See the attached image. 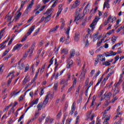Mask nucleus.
I'll return each mask as SVG.
<instances>
[{
  "instance_id": "obj_1",
  "label": "nucleus",
  "mask_w": 124,
  "mask_h": 124,
  "mask_svg": "<svg viewBox=\"0 0 124 124\" xmlns=\"http://www.w3.org/2000/svg\"><path fill=\"white\" fill-rule=\"evenodd\" d=\"M53 8H51L48 9L46 11V15L45 16H43L41 19L40 23H42L43 21H45V23H47L51 20V17H52V13H53Z\"/></svg>"
},
{
  "instance_id": "obj_26",
  "label": "nucleus",
  "mask_w": 124,
  "mask_h": 124,
  "mask_svg": "<svg viewBox=\"0 0 124 124\" xmlns=\"http://www.w3.org/2000/svg\"><path fill=\"white\" fill-rule=\"evenodd\" d=\"M110 120V116H107L106 117V119H105L104 121L103 122V124H109V123H108V121Z\"/></svg>"
},
{
  "instance_id": "obj_63",
  "label": "nucleus",
  "mask_w": 124,
  "mask_h": 124,
  "mask_svg": "<svg viewBox=\"0 0 124 124\" xmlns=\"http://www.w3.org/2000/svg\"><path fill=\"white\" fill-rule=\"evenodd\" d=\"M117 99H118V97L114 96L113 95V99H112V102H115V101H116V100H117Z\"/></svg>"
},
{
  "instance_id": "obj_64",
  "label": "nucleus",
  "mask_w": 124,
  "mask_h": 124,
  "mask_svg": "<svg viewBox=\"0 0 124 124\" xmlns=\"http://www.w3.org/2000/svg\"><path fill=\"white\" fill-rule=\"evenodd\" d=\"M109 23V20L108 19L106 20L105 22H104V26H107V25Z\"/></svg>"
},
{
  "instance_id": "obj_53",
  "label": "nucleus",
  "mask_w": 124,
  "mask_h": 124,
  "mask_svg": "<svg viewBox=\"0 0 124 124\" xmlns=\"http://www.w3.org/2000/svg\"><path fill=\"white\" fill-rule=\"evenodd\" d=\"M121 2V0H114L113 2V4H119Z\"/></svg>"
},
{
  "instance_id": "obj_61",
  "label": "nucleus",
  "mask_w": 124,
  "mask_h": 124,
  "mask_svg": "<svg viewBox=\"0 0 124 124\" xmlns=\"http://www.w3.org/2000/svg\"><path fill=\"white\" fill-rule=\"evenodd\" d=\"M104 92H105V90H102L98 94L99 96H101L104 93Z\"/></svg>"
},
{
  "instance_id": "obj_5",
  "label": "nucleus",
  "mask_w": 124,
  "mask_h": 124,
  "mask_svg": "<svg viewBox=\"0 0 124 124\" xmlns=\"http://www.w3.org/2000/svg\"><path fill=\"white\" fill-rule=\"evenodd\" d=\"M100 20V18L98 16H96L94 19L93 21L92 24L90 25V27L92 28L91 31H93L94 30V26L97 24V22Z\"/></svg>"
},
{
  "instance_id": "obj_18",
  "label": "nucleus",
  "mask_w": 124,
  "mask_h": 124,
  "mask_svg": "<svg viewBox=\"0 0 124 124\" xmlns=\"http://www.w3.org/2000/svg\"><path fill=\"white\" fill-rule=\"evenodd\" d=\"M108 20L109 22H110L111 23H113L114 22V21H115L116 20V17L111 16H110L108 17Z\"/></svg>"
},
{
  "instance_id": "obj_54",
  "label": "nucleus",
  "mask_w": 124,
  "mask_h": 124,
  "mask_svg": "<svg viewBox=\"0 0 124 124\" xmlns=\"http://www.w3.org/2000/svg\"><path fill=\"white\" fill-rule=\"evenodd\" d=\"M95 73V70H92L91 72H90V75L91 77H93V74Z\"/></svg>"
},
{
  "instance_id": "obj_24",
  "label": "nucleus",
  "mask_w": 124,
  "mask_h": 124,
  "mask_svg": "<svg viewBox=\"0 0 124 124\" xmlns=\"http://www.w3.org/2000/svg\"><path fill=\"white\" fill-rule=\"evenodd\" d=\"M80 79L81 80H84L85 78L86 77V72H82L80 74Z\"/></svg>"
},
{
  "instance_id": "obj_10",
  "label": "nucleus",
  "mask_w": 124,
  "mask_h": 124,
  "mask_svg": "<svg viewBox=\"0 0 124 124\" xmlns=\"http://www.w3.org/2000/svg\"><path fill=\"white\" fill-rule=\"evenodd\" d=\"M32 5H33V2H31V4H30L27 8V9L25 10V13H26V14H28V13H29V12L30 11H31V9L32 7Z\"/></svg>"
},
{
  "instance_id": "obj_33",
  "label": "nucleus",
  "mask_w": 124,
  "mask_h": 124,
  "mask_svg": "<svg viewBox=\"0 0 124 124\" xmlns=\"http://www.w3.org/2000/svg\"><path fill=\"white\" fill-rule=\"evenodd\" d=\"M64 71V70L62 71L61 72H59L58 73H57V74H56V76L55 77V79H57V78H58V77H59V76H61V75H62V73H63V72Z\"/></svg>"
},
{
  "instance_id": "obj_13",
  "label": "nucleus",
  "mask_w": 124,
  "mask_h": 124,
  "mask_svg": "<svg viewBox=\"0 0 124 124\" xmlns=\"http://www.w3.org/2000/svg\"><path fill=\"white\" fill-rule=\"evenodd\" d=\"M17 64L18 65L17 67L18 69H20V70H21V69H24V67H25V64H24V63H21V62L19 61Z\"/></svg>"
},
{
  "instance_id": "obj_60",
  "label": "nucleus",
  "mask_w": 124,
  "mask_h": 124,
  "mask_svg": "<svg viewBox=\"0 0 124 124\" xmlns=\"http://www.w3.org/2000/svg\"><path fill=\"white\" fill-rule=\"evenodd\" d=\"M22 119H24V115H21V116L19 117V119H18V123H20V122H21V121H22Z\"/></svg>"
},
{
  "instance_id": "obj_50",
  "label": "nucleus",
  "mask_w": 124,
  "mask_h": 124,
  "mask_svg": "<svg viewBox=\"0 0 124 124\" xmlns=\"http://www.w3.org/2000/svg\"><path fill=\"white\" fill-rule=\"evenodd\" d=\"M122 78H123V74L120 75V80H119V82H118V85H120V83H122V82L123 81Z\"/></svg>"
},
{
  "instance_id": "obj_62",
  "label": "nucleus",
  "mask_w": 124,
  "mask_h": 124,
  "mask_svg": "<svg viewBox=\"0 0 124 124\" xmlns=\"http://www.w3.org/2000/svg\"><path fill=\"white\" fill-rule=\"evenodd\" d=\"M100 123H101V121L99 119H98V118H97V121L96 122V124H101Z\"/></svg>"
},
{
  "instance_id": "obj_22",
  "label": "nucleus",
  "mask_w": 124,
  "mask_h": 124,
  "mask_svg": "<svg viewBox=\"0 0 124 124\" xmlns=\"http://www.w3.org/2000/svg\"><path fill=\"white\" fill-rule=\"evenodd\" d=\"M74 104H75L74 103H73L72 104L71 110V112H70V115H72L73 113H74V111H75V105Z\"/></svg>"
},
{
  "instance_id": "obj_3",
  "label": "nucleus",
  "mask_w": 124,
  "mask_h": 124,
  "mask_svg": "<svg viewBox=\"0 0 124 124\" xmlns=\"http://www.w3.org/2000/svg\"><path fill=\"white\" fill-rule=\"evenodd\" d=\"M35 28V26L33 25L29 29V30H28V31L27 32V33L21 40L22 42H24V41H25L26 39H27V37H28L29 35H31V33H32V31H34Z\"/></svg>"
},
{
  "instance_id": "obj_59",
  "label": "nucleus",
  "mask_w": 124,
  "mask_h": 124,
  "mask_svg": "<svg viewBox=\"0 0 124 124\" xmlns=\"http://www.w3.org/2000/svg\"><path fill=\"white\" fill-rule=\"evenodd\" d=\"M74 3L78 6L80 5V2H79V0H76Z\"/></svg>"
},
{
  "instance_id": "obj_49",
  "label": "nucleus",
  "mask_w": 124,
  "mask_h": 124,
  "mask_svg": "<svg viewBox=\"0 0 124 124\" xmlns=\"http://www.w3.org/2000/svg\"><path fill=\"white\" fill-rule=\"evenodd\" d=\"M77 6L75 3H74L73 5H71V10L75 9V8H76Z\"/></svg>"
},
{
  "instance_id": "obj_4",
  "label": "nucleus",
  "mask_w": 124,
  "mask_h": 124,
  "mask_svg": "<svg viewBox=\"0 0 124 124\" xmlns=\"http://www.w3.org/2000/svg\"><path fill=\"white\" fill-rule=\"evenodd\" d=\"M112 91H113V96H115L117 93H120V88H119V83H116L112 87Z\"/></svg>"
},
{
  "instance_id": "obj_51",
  "label": "nucleus",
  "mask_w": 124,
  "mask_h": 124,
  "mask_svg": "<svg viewBox=\"0 0 124 124\" xmlns=\"http://www.w3.org/2000/svg\"><path fill=\"white\" fill-rule=\"evenodd\" d=\"M27 78H28V76H26L25 78H24V80H23V84L25 85L27 82H28V80H27Z\"/></svg>"
},
{
  "instance_id": "obj_8",
  "label": "nucleus",
  "mask_w": 124,
  "mask_h": 124,
  "mask_svg": "<svg viewBox=\"0 0 124 124\" xmlns=\"http://www.w3.org/2000/svg\"><path fill=\"white\" fill-rule=\"evenodd\" d=\"M53 97V95L52 94H48L45 97V100L43 102L44 105H46L47 103H48V101H49V97Z\"/></svg>"
},
{
  "instance_id": "obj_37",
  "label": "nucleus",
  "mask_w": 124,
  "mask_h": 124,
  "mask_svg": "<svg viewBox=\"0 0 124 124\" xmlns=\"http://www.w3.org/2000/svg\"><path fill=\"white\" fill-rule=\"evenodd\" d=\"M58 82H56L54 83L53 89L54 91H57V89H58Z\"/></svg>"
},
{
  "instance_id": "obj_56",
  "label": "nucleus",
  "mask_w": 124,
  "mask_h": 124,
  "mask_svg": "<svg viewBox=\"0 0 124 124\" xmlns=\"http://www.w3.org/2000/svg\"><path fill=\"white\" fill-rule=\"evenodd\" d=\"M31 51V49H29L28 51L25 52V54L23 55V58H27V56L29 55V52Z\"/></svg>"
},
{
  "instance_id": "obj_55",
  "label": "nucleus",
  "mask_w": 124,
  "mask_h": 124,
  "mask_svg": "<svg viewBox=\"0 0 124 124\" xmlns=\"http://www.w3.org/2000/svg\"><path fill=\"white\" fill-rule=\"evenodd\" d=\"M14 108H12V109L9 111L8 115H10V114H11V113H14Z\"/></svg>"
},
{
  "instance_id": "obj_17",
  "label": "nucleus",
  "mask_w": 124,
  "mask_h": 124,
  "mask_svg": "<svg viewBox=\"0 0 124 124\" xmlns=\"http://www.w3.org/2000/svg\"><path fill=\"white\" fill-rule=\"evenodd\" d=\"M62 5H60L59 6V10L57 12V15L56 16V18L59 17V16L60 15V14H61V13H62Z\"/></svg>"
},
{
  "instance_id": "obj_38",
  "label": "nucleus",
  "mask_w": 124,
  "mask_h": 124,
  "mask_svg": "<svg viewBox=\"0 0 124 124\" xmlns=\"http://www.w3.org/2000/svg\"><path fill=\"white\" fill-rule=\"evenodd\" d=\"M70 31V27H68L67 29H65V33L69 35V31Z\"/></svg>"
},
{
  "instance_id": "obj_20",
  "label": "nucleus",
  "mask_w": 124,
  "mask_h": 124,
  "mask_svg": "<svg viewBox=\"0 0 124 124\" xmlns=\"http://www.w3.org/2000/svg\"><path fill=\"white\" fill-rule=\"evenodd\" d=\"M99 37H98V33L94 34L93 37V41L95 42L97 39H99Z\"/></svg>"
},
{
  "instance_id": "obj_48",
  "label": "nucleus",
  "mask_w": 124,
  "mask_h": 124,
  "mask_svg": "<svg viewBox=\"0 0 124 124\" xmlns=\"http://www.w3.org/2000/svg\"><path fill=\"white\" fill-rule=\"evenodd\" d=\"M44 69H45V66H43L40 70V74H42L43 73V72H44Z\"/></svg>"
},
{
  "instance_id": "obj_9",
  "label": "nucleus",
  "mask_w": 124,
  "mask_h": 124,
  "mask_svg": "<svg viewBox=\"0 0 124 124\" xmlns=\"http://www.w3.org/2000/svg\"><path fill=\"white\" fill-rule=\"evenodd\" d=\"M23 46V45L21 44H17L12 49L13 52H15L16 50H20L21 47Z\"/></svg>"
},
{
  "instance_id": "obj_34",
  "label": "nucleus",
  "mask_w": 124,
  "mask_h": 124,
  "mask_svg": "<svg viewBox=\"0 0 124 124\" xmlns=\"http://www.w3.org/2000/svg\"><path fill=\"white\" fill-rule=\"evenodd\" d=\"M120 111H121V107L119 106L116 111V113L118 115H122V114H123V112H120Z\"/></svg>"
},
{
  "instance_id": "obj_45",
  "label": "nucleus",
  "mask_w": 124,
  "mask_h": 124,
  "mask_svg": "<svg viewBox=\"0 0 124 124\" xmlns=\"http://www.w3.org/2000/svg\"><path fill=\"white\" fill-rule=\"evenodd\" d=\"M29 68H30V65H29V64H27L25 67L24 72H27V71L29 70Z\"/></svg>"
},
{
  "instance_id": "obj_31",
  "label": "nucleus",
  "mask_w": 124,
  "mask_h": 124,
  "mask_svg": "<svg viewBox=\"0 0 124 124\" xmlns=\"http://www.w3.org/2000/svg\"><path fill=\"white\" fill-rule=\"evenodd\" d=\"M59 26H56L55 28L52 29L50 30L49 32H54V31H56L59 28Z\"/></svg>"
},
{
  "instance_id": "obj_35",
  "label": "nucleus",
  "mask_w": 124,
  "mask_h": 124,
  "mask_svg": "<svg viewBox=\"0 0 124 124\" xmlns=\"http://www.w3.org/2000/svg\"><path fill=\"white\" fill-rule=\"evenodd\" d=\"M43 106V104L42 103H40L39 104H38L37 106L38 111H40V110H41V108H42Z\"/></svg>"
},
{
  "instance_id": "obj_42",
  "label": "nucleus",
  "mask_w": 124,
  "mask_h": 124,
  "mask_svg": "<svg viewBox=\"0 0 124 124\" xmlns=\"http://www.w3.org/2000/svg\"><path fill=\"white\" fill-rule=\"evenodd\" d=\"M53 59H54V57H52L50 60L49 62L50 64L48 65V68L50 67L51 65H52V64H53V62H54V60H53Z\"/></svg>"
},
{
  "instance_id": "obj_2",
  "label": "nucleus",
  "mask_w": 124,
  "mask_h": 124,
  "mask_svg": "<svg viewBox=\"0 0 124 124\" xmlns=\"http://www.w3.org/2000/svg\"><path fill=\"white\" fill-rule=\"evenodd\" d=\"M92 31L90 29H88L87 30V34L83 37V42H84L85 47H88L89 46V35Z\"/></svg>"
},
{
  "instance_id": "obj_15",
  "label": "nucleus",
  "mask_w": 124,
  "mask_h": 124,
  "mask_svg": "<svg viewBox=\"0 0 124 124\" xmlns=\"http://www.w3.org/2000/svg\"><path fill=\"white\" fill-rule=\"evenodd\" d=\"M54 121V119L51 118L50 117H48L46 119V124H52L53 121Z\"/></svg>"
},
{
  "instance_id": "obj_46",
  "label": "nucleus",
  "mask_w": 124,
  "mask_h": 124,
  "mask_svg": "<svg viewBox=\"0 0 124 124\" xmlns=\"http://www.w3.org/2000/svg\"><path fill=\"white\" fill-rule=\"evenodd\" d=\"M115 31V30L114 29L109 31L107 33V34H108V35H111V34H112V33H114V31Z\"/></svg>"
},
{
  "instance_id": "obj_16",
  "label": "nucleus",
  "mask_w": 124,
  "mask_h": 124,
  "mask_svg": "<svg viewBox=\"0 0 124 124\" xmlns=\"http://www.w3.org/2000/svg\"><path fill=\"white\" fill-rule=\"evenodd\" d=\"M8 40H9V38L0 45V48H1L2 49L5 48V46H6V44L5 43H7V42H8Z\"/></svg>"
},
{
  "instance_id": "obj_47",
  "label": "nucleus",
  "mask_w": 124,
  "mask_h": 124,
  "mask_svg": "<svg viewBox=\"0 0 124 124\" xmlns=\"http://www.w3.org/2000/svg\"><path fill=\"white\" fill-rule=\"evenodd\" d=\"M109 4H108V1L105 2L103 6V8H105V7L108 8Z\"/></svg>"
},
{
  "instance_id": "obj_14",
  "label": "nucleus",
  "mask_w": 124,
  "mask_h": 124,
  "mask_svg": "<svg viewBox=\"0 0 124 124\" xmlns=\"http://www.w3.org/2000/svg\"><path fill=\"white\" fill-rule=\"evenodd\" d=\"M89 11H90V3H88L87 5L85 6V8L83 11V13L86 14V13H88Z\"/></svg>"
},
{
  "instance_id": "obj_29",
  "label": "nucleus",
  "mask_w": 124,
  "mask_h": 124,
  "mask_svg": "<svg viewBox=\"0 0 124 124\" xmlns=\"http://www.w3.org/2000/svg\"><path fill=\"white\" fill-rule=\"evenodd\" d=\"M38 100H39V99L37 98L34 101L31 102L30 104L31 105V106H33L35 104H37V103H38Z\"/></svg>"
},
{
  "instance_id": "obj_30",
  "label": "nucleus",
  "mask_w": 124,
  "mask_h": 124,
  "mask_svg": "<svg viewBox=\"0 0 124 124\" xmlns=\"http://www.w3.org/2000/svg\"><path fill=\"white\" fill-rule=\"evenodd\" d=\"M72 64H73V61H70L69 63L67 64V68H70L71 66H72Z\"/></svg>"
},
{
  "instance_id": "obj_12",
  "label": "nucleus",
  "mask_w": 124,
  "mask_h": 124,
  "mask_svg": "<svg viewBox=\"0 0 124 124\" xmlns=\"http://www.w3.org/2000/svg\"><path fill=\"white\" fill-rule=\"evenodd\" d=\"M97 59L98 61H100V62L101 64V62H105V60H106L105 57H104V56L102 55L98 56Z\"/></svg>"
},
{
  "instance_id": "obj_6",
  "label": "nucleus",
  "mask_w": 124,
  "mask_h": 124,
  "mask_svg": "<svg viewBox=\"0 0 124 124\" xmlns=\"http://www.w3.org/2000/svg\"><path fill=\"white\" fill-rule=\"evenodd\" d=\"M14 73H15V71H12L11 72H10L9 73V74L8 75V76L7 77H10L11 76V78H9V79L8 81V83L7 84V86H9L10 85V83H11L12 81V78H13V77H14V76H15V75L14 74Z\"/></svg>"
},
{
  "instance_id": "obj_58",
  "label": "nucleus",
  "mask_w": 124,
  "mask_h": 124,
  "mask_svg": "<svg viewBox=\"0 0 124 124\" xmlns=\"http://www.w3.org/2000/svg\"><path fill=\"white\" fill-rule=\"evenodd\" d=\"M64 40H65V39L64 38V37H62L60 38V42H62V43H63V42H64Z\"/></svg>"
},
{
  "instance_id": "obj_39",
  "label": "nucleus",
  "mask_w": 124,
  "mask_h": 124,
  "mask_svg": "<svg viewBox=\"0 0 124 124\" xmlns=\"http://www.w3.org/2000/svg\"><path fill=\"white\" fill-rule=\"evenodd\" d=\"M120 59V56H117L114 58V60L115 61L113 62V64H115L116 62H118V61L119 60V59Z\"/></svg>"
},
{
  "instance_id": "obj_11",
  "label": "nucleus",
  "mask_w": 124,
  "mask_h": 124,
  "mask_svg": "<svg viewBox=\"0 0 124 124\" xmlns=\"http://www.w3.org/2000/svg\"><path fill=\"white\" fill-rule=\"evenodd\" d=\"M12 17H13L12 15H10V16L7 15L6 16V19L8 22H9V24H10L11 23H12V22H13L14 19L12 18Z\"/></svg>"
},
{
  "instance_id": "obj_7",
  "label": "nucleus",
  "mask_w": 124,
  "mask_h": 124,
  "mask_svg": "<svg viewBox=\"0 0 124 124\" xmlns=\"http://www.w3.org/2000/svg\"><path fill=\"white\" fill-rule=\"evenodd\" d=\"M80 10H77L75 13L76 16L74 21H79L81 19V16L80 14Z\"/></svg>"
},
{
  "instance_id": "obj_21",
  "label": "nucleus",
  "mask_w": 124,
  "mask_h": 124,
  "mask_svg": "<svg viewBox=\"0 0 124 124\" xmlns=\"http://www.w3.org/2000/svg\"><path fill=\"white\" fill-rule=\"evenodd\" d=\"M68 53V50L66 48H63L61 50V54L62 55H67Z\"/></svg>"
},
{
  "instance_id": "obj_52",
  "label": "nucleus",
  "mask_w": 124,
  "mask_h": 124,
  "mask_svg": "<svg viewBox=\"0 0 124 124\" xmlns=\"http://www.w3.org/2000/svg\"><path fill=\"white\" fill-rule=\"evenodd\" d=\"M61 117H62V111H59L56 117H57V119H60Z\"/></svg>"
},
{
  "instance_id": "obj_19",
  "label": "nucleus",
  "mask_w": 124,
  "mask_h": 124,
  "mask_svg": "<svg viewBox=\"0 0 124 124\" xmlns=\"http://www.w3.org/2000/svg\"><path fill=\"white\" fill-rule=\"evenodd\" d=\"M21 15H22V13L17 12L15 16L16 20L19 19L20 18V17H21Z\"/></svg>"
},
{
  "instance_id": "obj_57",
  "label": "nucleus",
  "mask_w": 124,
  "mask_h": 124,
  "mask_svg": "<svg viewBox=\"0 0 124 124\" xmlns=\"http://www.w3.org/2000/svg\"><path fill=\"white\" fill-rule=\"evenodd\" d=\"M3 64L0 65V72H3Z\"/></svg>"
},
{
  "instance_id": "obj_28",
  "label": "nucleus",
  "mask_w": 124,
  "mask_h": 124,
  "mask_svg": "<svg viewBox=\"0 0 124 124\" xmlns=\"http://www.w3.org/2000/svg\"><path fill=\"white\" fill-rule=\"evenodd\" d=\"M75 56V49H71L70 51V57L72 58Z\"/></svg>"
},
{
  "instance_id": "obj_40",
  "label": "nucleus",
  "mask_w": 124,
  "mask_h": 124,
  "mask_svg": "<svg viewBox=\"0 0 124 124\" xmlns=\"http://www.w3.org/2000/svg\"><path fill=\"white\" fill-rule=\"evenodd\" d=\"M117 40V38L115 36H113L111 38V43L114 44V42H116V40Z\"/></svg>"
},
{
  "instance_id": "obj_41",
  "label": "nucleus",
  "mask_w": 124,
  "mask_h": 124,
  "mask_svg": "<svg viewBox=\"0 0 124 124\" xmlns=\"http://www.w3.org/2000/svg\"><path fill=\"white\" fill-rule=\"evenodd\" d=\"M44 119H45V115H43L39 119V121L40 123H41V122H42V121H43V120H44Z\"/></svg>"
},
{
  "instance_id": "obj_32",
  "label": "nucleus",
  "mask_w": 124,
  "mask_h": 124,
  "mask_svg": "<svg viewBox=\"0 0 124 124\" xmlns=\"http://www.w3.org/2000/svg\"><path fill=\"white\" fill-rule=\"evenodd\" d=\"M110 64H111V63H110V62L108 61H106V62H103L102 63V65H105V66H108V65H110Z\"/></svg>"
},
{
  "instance_id": "obj_27",
  "label": "nucleus",
  "mask_w": 124,
  "mask_h": 124,
  "mask_svg": "<svg viewBox=\"0 0 124 124\" xmlns=\"http://www.w3.org/2000/svg\"><path fill=\"white\" fill-rule=\"evenodd\" d=\"M80 35V34L79 33H76L75 35V40L76 42H77L78 41H79V36Z\"/></svg>"
},
{
  "instance_id": "obj_43",
  "label": "nucleus",
  "mask_w": 124,
  "mask_h": 124,
  "mask_svg": "<svg viewBox=\"0 0 124 124\" xmlns=\"http://www.w3.org/2000/svg\"><path fill=\"white\" fill-rule=\"evenodd\" d=\"M8 52H9V49H7L2 55V57H5L7 54H8Z\"/></svg>"
},
{
  "instance_id": "obj_36",
  "label": "nucleus",
  "mask_w": 124,
  "mask_h": 124,
  "mask_svg": "<svg viewBox=\"0 0 124 124\" xmlns=\"http://www.w3.org/2000/svg\"><path fill=\"white\" fill-rule=\"evenodd\" d=\"M61 84L63 85V86H65V85H67V80L62 79L61 82Z\"/></svg>"
},
{
  "instance_id": "obj_25",
  "label": "nucleus",
  "mask_w": 124,
  "mask_h": 124,
  "mask_svg": "<svg viewBox=\"0 0 124 124\" xmlns=\"http://www.w3.org/2000/svg\"><path fill=\"white\" fill-rule=\"evenodd\" d=\"M38 115H39V112L36 111L33 118L31 119V121H34V120H36V119H37V118H38Z\"/></svg>"
},
{
  "instance_id": "obj_23",
  "label": "nucleus",
  "mask_w": 124,
  "mask_h": 124,
  "mask_svg": "<svg viewBox=\"0 0 124 124\" xmlns=\"http://www.w3.org/2000/svg\"><path fill=\"white\" fill-rule=\"evenodd\" d=\"M104 96H105V97H107V98H110L111 96H112V93L111 92H108V93H105L104 94Z\"/></svg>"
},
{
  "instance_id": "obj_44",
  "label": "nucleus",
  "mask_w": 124,
  "mask_h": 124,
  "mask_svg": "<svg viewBox=\"0 0 124 124\" xmlns=\"http://www.w3.org/2000/svg\"><path fill=\"white\" fill-rule=\"evenodd\" d=\"M39 31H40V28H38L35 31V32L33 34V36H35L39 32Z\"/></svg>"
}]
</instances>
